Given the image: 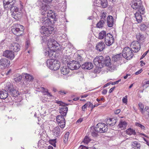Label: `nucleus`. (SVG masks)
Returning a JSON list of instances; mask_svg holds the SVG:
<instances>
[{
  "mask_svg": "<svg viewBox=\"0 0 149 149\" xmlns=\"http://www.w3.org/2000/svg\"><path fill=\"white\" fill-rule=\"evenodd\" d=\"M104 22V19H101L100 21L97 24V26L98 28H101L102 27L103 23Z\"/></svg>",
  "mask_w": 149,
  "mask_h": 149,
  "instance_id": "nucleus-42",
  "label": "nucleus"
},
{
  "mask_svg": "<svg viewBox=\"0 0 149 149\" xmlns=\"http://www.w3.org/2000/svg\"><path fill=\"white\" fill-rule=\"evenodd\" d=\"M144 114L143 115L146 116L148 115L149 116V107L146 106L144 109Z\"/></svg>",
  "mask_w": 149,
  "mask_h": 149,
  "instance_id": "nucleus-40",
  "label": "nucleus"
},
{
  "mask_svg": "<svg viewBox=\"0 0 149 149\" xmlns=\"http://www.w3.org/2000/svg\"><path fill=\"white\" fill-rule=\"evenodd\" d=\"M3 55V56L9 58L11 60H13L15 57L13 52L9 50H6L4 52Z\"/></svg>",
  "mask_w": 149,
  "mask_h": 149,
  "instance_id": "nucleus-16",
  "label": "nucleus"
},
{
  "mask_svg": "<svg viewBox=\"0 0 149 149\" xmlns=\"http://www.w3.org/2000/svg\"><path fill=\"white\" fill-rule=\"evenodd\" d=\"M56 103L58 104H59L61 106H63V105H68V104H67L66 103H63V102L60 101H56Z\"/></svg>",
  "mask_w": 149,
  "mask_h": 149,
  "instance_id": "nucleus-48",
  "label": "nucleus"
},
{
  "mask_svg": "<svg viewBox=\"0 0 149 149\" xmlns=\"http://www.w3.org/2000/svg\"><path fill=\"white\" fill-rule=\"evenodd\" d=\"M107 92V91L106 89H104L102 91V93L103 94H106Z\"/></svg>",
  "mask_w": 149,
  "mask_h": 149,
  "instance_id": "nucleus-64",
  "label": "nucleus"
},
{
  "mask_svg": "<svg viewBox=\"0 0 149 149\" xmlns=\"http://www.w3.org/2000/svg\"><path fill=\"white\" fill-rule=\"evenodd\" d=\"M24 29V27L23 26L19 24H17L13 26L11 31L14 34L19 36L23 33Z\"/></svg>",
  "mask_w": 149,
  "mask_h": 149,
  "instance_id": "nucleus-7",
  "label": "nucleus"
},
{
  "mask_svg": "<svg viewBox=\"0 0 149 149\" xmlns=\"http://www.w3.org/2000/svg\"><path fill=\"white\" fill-rule=\"evenodd\" d=\"M67 93V92L63 90H61L58 92V93L61 95L65 94Z\"/></svg>",
  "mask_w": 149,
  "mask_h": 149,
  "instance_id": "nucleus-53",
  "label": "nucleus"
},
{
  "mask_svg": "<svg viewBox=\"0 0 149 149\" xmlns=\"http://www.w3.org/2000/svg\"><path fill=\"white\" fill-rule=\"evenodd\" d=\"M79 149H88V148L84 146L81 145L79 147Z\"/></svg>",
  "mask_w": 149,
  "mask_h": 149,
  "instance_id": "nucleus-60",
  "label": "nucleus"
},
{
  "mask_svg": "<svg viewBox=\"0 0 149 149\" xmlns=\"http://www.w3.org/2000/svg\"><path fill=\"white\" fill-rule=\"evenodd\" d=\"M67 65L71 70L78 69L81 66L79 62L74 61L69 62L68 63Z\"/></svg>",
  "mask_w": 149,
  "mask_h": 149,
  "instance_id": "nucleus-9",
  "label": "nucleus"
},
{
  "mask_svg": "<svg viewBox=\"0 0 149 149\" xmlns=\"http://www.w3.org/2000/svg\"><path fill=\"white\" fill-rule=\"evenodd\" d=\"M127 125V123L125 121H121L118 125V127L122 130H124L126 128Z\"/></svg>",
  "mask_w": 149,
  "mask_h": 149,
  "instance_id": "nucleus-30",
  "label": "nucleus"
},
{
  "mask_svg": "<svg viewBox=\"0 0 149 149\" xmlns=\"http://www.w3.org/2000/svg\"><path fill=\"white\" fill-rule=\"evenodd\" d=\"M69 69H70L68 65L63 66L61 68V72L63 75H66L69 73Z\"/></svg>",
  "mask_w": 149,
  "mask_h": 149,
  "instance_id": "nucleus-24",
  "label": "nucleus"
},
{
  "mask_svg": "<svg viewBox=\"0 0 149 149\" xmlns=\"http://www.w3.org/2000/svg\"><path fill=\"white\" fill-rule=\"evenodd\" d=\"M116 123V120L113 118H110L107 119L106 121L107 125L110 126L113 125L115 124Z\"/></svg>",
  "mask_w": 149,
  "mask_h": 149,
  "instance_id": "nucleus-28",
  "label": "nucleus"
},
{
  "mask_svg": "<svg viewBox=\"0 0 149 149\" xmlns=\"http://www.w3.org/2000/svg\"><path fill=\"white\" fill-rule=\"evenodd\" d=\"M88 106L89 107L91 108V109H93L94 107V105L91 103V102H87Z\"/></svg>",
  "mask_w": 149,
  "mask_h": 149,
  "instance_id": "nucleus-49",
  "label": "nucleus"
},
{
  "mask_svg": "<svg viewBox=\"0 0 149 149\" xmlns=\"http://www.w3.org/2000/svg\"><path fill=\"white\" fill-rule=\"evenodd\" d=\"M14 79V80L16 82H19L22 79V77L21 75H20L19 74L16 75Z\"/></svg>",
  "mask_w": 149,
  "mask_h": 149,
  "instance_id": "nucleus-37",
  "label": "nucleus"
},
{
  "mask_svg": "<svg viewBox=\"0 0 149 149\" xmlns=\"http://www.w3.org/2000/svg\"><path fill=\"white\" fill-rule=\"evenodd\" d=\"M46 63L47 66L50 69L56 70L58 69L60 66V63L59 61L53 59L47 60Z\"/></svg>",
  "mask_w": 149,
  "mask_h": 149,
  "instance_id": "nucleus-5",
  "label": "nucleus"
},
{
  "mask_svg": "<svg viewBox=\"0 0 149 149\" xmlns=\"http://www.w3.org/2000/svg\"><path fill=\"white\" fill-rule=\"evenodd\" d=\"M69 135V132H67L64 135V142L65 143H66L68 141Z\"/></svg>",
  "mask_w": 149,
  "mask_h": 149,
  "instance_id": "nucleus-45",
  "label": "nucleus"
},
{
  "mask_svg": "<svg viewBox=\"0 0 149 149\" xmlns=\"http://www.w3.org/2000/svg\"><path fill=\"white\" fill-rule=\"evenodd\" d=\"M136 38L139 40L143 41L145 38L144 36L143 35L139 33L138 35H136Z\"/></svg>",
  "mask_w": 149,
  "mask_h": 149,
  "instance_id": "nucleus-41",
  "label": "nucleus"
},
{
  "mask_svg": "<svg viewBox=\"0 0 149 149\" xmlns=\"http://www.w3.org/2000/svg\"><path fill=\"white\" fill-rule=\"evenodd\" d=\"M104 57L100 56H96L94 59V64L97 67H102L104 65Z\"/></svg>",
  "mask_w": 149,
  "mask_h": 149,
  "instance_id": "nucleus-8",
  "label": "nucleus"
},
{
  "mask_svg": "<svg viewBox=\"0 0 149 149\" xmlns=\"http://www.w3.org/2000/svg\"><path fill=\"white\" fill-rule=\"evenodd\" d=\"M122 101L124 103L126 104L127 102V97H123L122 99Z\"/></svg>",
  "mask_w": 149,
  "mask_h": 149,
  "instance_id": "nucleus-59",
  "label": "nucleus"
},
{
  "mask_svg": "<svg viewBox=\"0 0 149 149\" xmlns=\"http://www.w3.org/2000/svg\"><path fill=\"white\" fill-rule=\"evenodd\" d=\"M30 45V42L29 41L27 40L26 42L25 48L27 49Z\"/></svg>",
  "mask_w": 149,
  "mask_h": 149,
  "instance_id": "nucleus-50",
  "label": "nucleus"
},
{
  "mask_svg": "<svg viewBox=\"0 0 149 149\" xmlns=\"http://www.w3.org/2000/svg\"><path fill=\"white\" fill-rule=\"evenodd\" d=\"M120 111V109H117L116 111H115L114 112L116 114H118Z\"/></svg>",
  "mask_w": 149,
  "mask_h": 149,
  "instance_id": "nucleus-63",
  "label": "nucleus"
},
{
  "mask_svg": "<svg viewBox=\"0 0 149 149\" xmlns=\"http://www.w3.org/2000/svg\"><path fill=\"white\" fill-rule=\"evenodd\" d=\"M106 17V15L105 14V13H103L102 14V16H101V19H104V18Z\"/></svg>",
  "mask_w": 149,
  "mask_h": 149,
  "instance_id": "nucleus-58",
  "label": "nucleus"
},
{
  "mask_svg": "<svg viewBox=\"0 0 149 149\" xmlns=\"http://www.w3.org/2000/svg\"><path fill=\"white\" fill-rule=\"evenodd\" d=\"M98 130L96 128V127L93 126L91 127V130H90L91 132V135L93 137H96L97 136L98 133H99V131L97 130Z\"/></svg>",
  "mask_w": 149,
  "mask_h": 149,
  "instance_id": "nucleus-27",
  "label": "nucleus"
},
{
  "mask_svg": "<svg viewBox=\"0 0 149 149\" xmlns=\"http://www.w3.org/2000/svg\"><path fill=\"white\" fill-rule=\"evenodd\" d=\"M147 28V27L145 24H142L141 25L140 29L142 31H145Z\"/></svg>",
  "mask_w": 149,
  "mask_h": 149,
  "instance_id": "nucleus-47",
  "label": "nucleus"
},
{
  "mask_svg": "<svg viewBox=\"0 0 149 149\" xmlns=\"http://www.w3.org/2000/svg\"><path fill=\"white\" fill-rule=\"evenodd\" d=\"M60 123L59 124V123H58V125L61 128H63L65 125V119L64 118V120H61L60 122Z\"/></svg>",
  "mask_w": 149,
  "mask_h": 149,
  "instance_id": "nucleus-39",
  "label": "nucleus"
},
{
  "mask_svg": "<svg viewBox=\"0 0 149 149\" xmlns=\"http://www.w3.org/2000/svg\"><path fill=\"white\" fill-rule=\"evenodd\" d=\"M41 90L42 91L43 93L45 95V94L48 91V90L47 89H45L43 87H41Z\"/></svg>",
  "mask_w": 149,
  "mask_h": 149,
  "instance_id": "nucleus-51",
  "label": "nucleus"
},
{
  "mask_svg": "<svg viewBox=\"0 0 149 149\" xmlns=\"http://www.w3.org/2000/svg\"><path fill=\"white\" fill-rule=\"evenodd\" d=\"M11 11V14L13 17L16 20L18 19L20 17L21 11L23 9L22 5L21 4L14 5L8 8Z\"/></svg>",
  "mask_w": 149,
  "mask_h": 149,
  "instance_id": "nucleus-3",
  "label": "nucleus"
},
{
  "mask_svg": "<svg viewBox=\"0 0 149 149\" xmlns=\"http://www.w3.org/2000/svg\"><path fill=\"white\" fill-rule=\"evenodd\" d=\"M132 8L134 9H137L141 14L145 13V8L142 5L141 0H135L131 4Z\"/></svg>",
  "mask_w": 149,
  "mask_h": 149,
  "instance_id": "nucleus-4",
  "label": "nucleus"
},
{
  "mask_svg": "<svg viewBox=\"0 0 149 149\" xmlns=\"http://www.w3.org/2000/svg\"><path fill=\"white\" fill-rule=\"evenodd\" d=\"M88 106V104H87V103L85 104L82 107V110L83 111H85V109H86V108Z\"/></svg>",
  "mask_w": 149,
  "mask_h": 149,
  "instance_id": "nucleus-54",
  "label": "nucleus"
},
{
  "mask_svg": "<svg viewBox=\"0 0 149 149\" xmlns=\"http://www.w3.org/2000/svg\"><path fill=\"white\" fill-rule=\"evenodd\" d=\"M105 45L103 42L101 41L98 43L96 45L95 49L99 52L102 51L104 49Z\"/></svg>",
  "mask_w": 149,
  "mask_h": 149,
  "instance_id": "nucleus-20",
  "label": "nucleus"
},
{
  "mask_svg": "<svg viewBox=\"0 0 149 149\" xmlns=\"http://www.w3.org/2000/svg\"><path fill=\"white\" fill-rule=\"evenodd\" d=\"M132 146L133 148H134L135 149H140L141 145L139 143L135 141L133 142L132 144Z\"/></svg>",
  "mask_w": 149,
  "mask_h": 149,
  "instance_id": "nucleus-36",
  "label": "nucleus"
},
{
  "mask_svg": "<svg viewBox=\"0 0 149 149\" xmlns=\"http://www.w3.org/2000/svg\"><path fill=\"white\" fill-rule=\"evenodd\" d=\"M130 47L131 49H134L133 51L134 52H137L141 48L140 45L138 41H133L131 43Z\"/></svg>",
  "mask_w": 149,
  "mask_h": 149,
  "instance_id": "nucleus-12",
  "label": "nucleus"
},
{
  "mask_svg": "<svg viewBox=\"0 0 149 149\" xmlns=\"http://www.w3.org/2000/svg\"><path fill=\"white\" fill-rule=\"evenodd\" d=\"M10 48L15 52H18L20 49V46L17 43H13L11 44Z\"/></svg>",
  "mask_w": 149,
  "mask_h": 149,
  "instance_id": "nucleus-21",
  "label": "nucleus"
},
{
  "mask_svg": "<svg viewBox=\"0 0 149 149\" xmlns=\"http://www.w3.org/2000/svg\"><path fill=\"white\" fill-rule=\"evenodd\" d=\"M113 38L112 35L110 33H108L104 38V42L107 46H111L113 42Z\"/></svg>",
  "mask_w": 149,
  "mask_h": 149,
  "instance_id": "nucleus-11",
  "label": "nucleus"
},
{
  "mask_svg": "<svg viewBox=\"0 0 149 149\" xmlns=\"http://www.w3.org/2000/svg\"><path fill=\"white\" fill-rule=\"evenodd\" d=\"M67 105H63L61 106L59 108V112L60 114L63 116H66L68 110V108L66 106Z\"/></svg>",
  "mask_w": 149,
  "mask_h": 149,
  "instance_id": "nucleus-18",
  "label": "nucleus"
},
{
  "mask_svg": "<svg viewBox=\"0 0 149 149\" xmlns=\"http://www.w3.org/2000/svg\"><path fill=\"white\" fill-rule=\"evenodd\" d=\"M3 2L4 8L7 9L14 5L16 3V0H3Z\"/></svg>",
  "mask_w": 149,
  "mask_h": 149,
  "instance_id": "nucleus-14",
  "label": "nucleus"
},
{
  "mask_svg": "<svg viewBox=\"0 0 149 149\" xmlns=\"http://www.w3.org/2000/svg\"><path fill=\"white\" fill-rule=\"evenodd\" d=\"M53 133L54 135L58 136L60 132V129L58 127H56L54 128L53 130Z\"/></svg>",
  "mask_w": 149,
  "mask_h": 149,
  "instance_id": "nucleus-33",
  "label": "nucleus"
},
{
  "mask_svg": "<svg viewBox=\"0 0 149 149\" xmlns=\"http://www.w3.org/2000/svg\"><path fill=\"white\" fill-rule=\"evenodd\" d=\"M47 17H49V18H51L52 19H53V20L54 21H56L55 13L52 10H49L47 13Z\"/></svg>",
  "mask_w": 149,
  "mask_h": 149,
  "instance_id": "nucleus-23",
  "label": "nucleus"
},
{
  "mask_svg": "<svg viewBox=\"0 0 149 149\" xmlns=\"http://www.w3.org/2000/svg\"><path fill=\"white\" fill-rule=\"evenodd\" d=\"M54 21L51 20L48 17H42L41 19V22L42 26L40 29V32L42 34L47 36H48L52 32L53 28L51 26L54 23Z\"/></svg>",
  "mask_w": 149,
  "mask_h": 149,
  "instance_id": "nucleus-1",
  "label": "nucleus"
},
{
  "mask_svg": "<svg viewBox=\"0 0 149 149\" xmlns=\"http://www.w3.org/2000/svg\"><path fill=\"white\" fill-rule=\"evenodd\" d=\"M104 65L106 66H109L111 65V59L110 57L109 56L106 57L105 59L104 58Z\"/></svg>",
  "mask_w": 149,
  "mask_h": 149,
  "instance_id": "nucleus-31",
  "label": "nucleus"
},
{
  "mask_svg": "<svg viewBox=\"0 0 149 149\" xmlns=\"http://www.w3.org/2000/svg\"><path fill=\"white\" fill-rule=\"evenodd\" d=\"M93 66L91 63L87 62L82 65L81 67L83 69L90 70L93 68Z\"/></svg>",
  "mask_w": 149,
  "mask_h": 149,
  "instance_id": "nucleus-22",
  "label": "nucleus"
},
{
  "mask_svg": "<svg viewBox=\"0 0 149 149\" xmlns=\"http://www.w3.org/2000/svg\"><path fill=\"white\" fill-rule=\"evenodd\" d=\"M149 51V50H148L146 52H145L142 55L141 57V58L140 59H141L143 58L146 56V55L148 53Z\"/></svg>",
  "mask_w": 149,
  "mask_h": 149,
  "instance_id": "nucleus-56",
  "label": "nucleus"
},
{
  "mask_svg": "<svg viewBox=\"0 0 149 149\" xmlns=\"http://www.w3.org/2000/svg\"><path fill=\"white\" fill-rule=\"evenodd\" d=\"M25 77L26 80L27 81H31L33 79L32 76L27 74H26Z\"/></svg>",
  "mask_w": 149,
  "mask_h": 149,
  "instance_id": "nucleus-38",
  "label": "nucleus"
},
{
  "mask_svg": "<svg viewBox=\"0 0 149 149\" xmlns=\"http://www.w3.org/2000/svg\"><path fill=\"white\" fill-rule=\"evenodd\" d=\"M51 142H52L51 141ZM52 142L53 143H51V144L54 146H56V144H55L56 141L55 140H53L52 141Z\"/></svg>",
  "mask_w": 149,
  "mask_h": 149,
  "instance_id": "nucleus-62",
  "label": "nucleus"
},
{
  "mask_svg": "<svg viewBox=\"0 0 149 149\" xmlns=\"http://www.w3.org/2000/svg\"><path fill=\"white\" fill-rule=\"evenodd\" d=\"M132 50L129 47H127L124 48L122 53V56L127 60L132 58L134 56Z\"/></svg>",
  "mask_w": 149,
  "mask_h": 149,
  "instance_id": "nucleus-6",
  "label": "nucleus"
},
{
  "mask_svg": "<svg viewBox=\"0 0 149 149\" xmlns=\"http://www.w3.org/2000/svg\"><path fill=\"white\" fill-rule=\"evenodd\" d=\"M94 5L102 8H105L107 6V0H95Z\"/></svg>",
  "mask_w": 149,
  "mask_h": 149,
  "instance_id": "nucleus-13",
  "label": "nucleus"
},
{
  "mask_svg": "<svg viewBox=\"0 0 149 149\" xmlns=\"http://www.w3.org/2000/svg\"><path fill=\"white\" fill-rule=\"evenodd\" d=\"M107 23L108 26L110 27H112L113 24V18L111 15L109 16L107 18Z\"/></svg>",
  "mask_w": 149,
  "mask_h": 149,
  "instance_id": "nucleus-25",
  "label": "nucleus"
},
{
  "mask_svg": "<svg viewBox=\"0 0 149 149\" xmlns=\"http://www.w3.org/2000/svg\"><path fill=\"white\" fill-rule=\"evenodd\" d=\"M141 14L139 12H136L135 14L136 19L137 22L139 23L142 21V19Z\"/></svg>",
  "mask_w": 149,
  "mask_h": 149,
  "instance_id": "nucleus-29",
  "label": "nucleus"
},
{
  "mask_svg": "<svg viewBox=\"0 0 149 149\" xmlns=\"http://www.w3.org/2000/svg\"><path fill=\"white\" fill-rule=\"evenodd\" d=\"M96 128L98 130H97L99 131L100 133H104L106 132L108 130V126L105 124L103 123H100L97 124L96 126Z\"/></svg>",
  "mask_w": 149,
  "mask_h": 149,
  "instance_id": "nucleus-10",
  "label": "nucleus"
},
{
  "mask_svg": "<svg viewBox=\"0 0 149 149\" xmlns=\"http://www.w3.org/2000/svg\"><path fill=\"white\" fill-rule=\"evenodd\" d=\"M41 39L42 40V43L45 42L47 40L45 38V37L44 36H41Z\"/></svg>",
  "mask_w": 149,
  "mask_h": 149,
  "instance_id": "nucleus-57",
  "label": "nucleus"
},
{
  "mask_svg": "<svg viewBox=\"0 0 149 149\" xmlns=\"http://www.w3.org/2000/svg\"><path fill=\"white\" fill-rule=\"evenodd\" d=\"M91 141V139L88 136H86L83 141V142L86 144H88Z\"/></svg>",
  "mask_w": 149,
  "mask_h": 149,
  "instance_id": "nucleus-46",
  "label": "nucleus"
},
{
  "mask_svg": "<svg viewBox=\"0 0 149 149\" xmlns=\"http://www.w3.org/2000/svg\"><path fill=\"white\" fill-rule=\"evenodd\" d=\"M142 69H140L137 71L135 73V74L136 75H138L141 73L142 71Z\"/></svg>",
  "mask_w": 149,
  "mask_h": 149,
  "instance_id": "nucleus-61",
  "label": "nucleus"
},
{
  "mask_svg": "<svg viewBox=\"0 0 149 149\" xmlns=\"http://www.w3.org/2000/svg\"><path fill=\"white\" fill-rule=\"evenodd\" d=\"M139 107L140 108V111L142 114H144V105L142 104V103L141 102H139Z\"/></svg>",
  "mask_w": 149,
  "mask_h": 149,
  "instance_id": "nucleus-43",
  "label": "nucleus"
},
{
  "mask_svg": "<svg viewBox=\"0 0 149 149\" xmlns=\"http://www.w3.org/2000/svg\"><path fill=\"white\" fill-rule=\"evenodd\" d=\"M64 116H62L61 115H58L56 117V120L57 121V122L58 123H59V124H60V122L61 120H64Z\"/></svg>",
  "mask_w": 149,
  "mask_h": 149,
  "instance_id": "nucleus-44",
  "label": "nucleus"
},
{
  "mask_svg": "<svg viewBox=\"0 0 149 149\" xmlns=\"http://www.w3.org/2000/svg\"><path fill=\"white\" fill-rule=\"evenodd\" d=\"M8 97L7 92L5 90H2L0 91V99H5Z\"/></svg>",
  "mask_w": 149,
  "mask_h": 149,
  "instance_id": "nucleus-26",
  "label": "nucleus"
},
{
  "mask_svg": "<svg viewBox=\"0 0 149 149\" xmlns=\"http://www.w3.org/2000/svg\"><path fill=\"white\" fill-rule=\"evenodd\" d=\"M47 45L48 48L45 49L44 52L46 57H50L52 56L54 52L58 49L57 47L59 46V44L54 40L50 39L48 40Z\"/></svg>",
  "mask_w": 149,
  "mask_h": 149,
  "instance_id": "nucleus-2",
  "label": "nucleus"
},
{
  "mask_svg": "<svg viewBox=\"0 0 149 149\" xmlns=\"http://www.w3.org/2000/svg\"><path fill=\"white\" fill-rule=\"evenodd\" d=\"M122 54H118L113 56V60L115 62H116L120 60L122 58Z\"/></svg>",
  "mask_w": 149,
  "mask_h": 149,
  "instance_id": "nucleus-34",
  "label": "nucleus"
},
{
  "mask_svg": "<svg viewBox=\"0 0 149 149\" xmlns=\"http://www.w3.org/2000/svg\"><path fill=\"white\" fill-rule=\"evenodd\" d=\"M40 10L42 15H45L49 10V7L46 4H42L41 6Z\"/></svg>",
  "mask_w": 149,
  "mask_h": 149,
  "instance_id": "nucleus-19",
  "label": "nucleus"
},
{
  "mask_svg": "<svg viewBox=\"0 0 149 149\" xmlns=\"http://www.w3.org/2000/svg\"><path fill=\"white\" fill-rule=\"evenodd\" d=\"M7 90L11 95L13 97L17 96L18 92L17 91L14 89L13 85H9L8 87Z\"/></svg>",
  "mask_w": 149,
  "mask_h": 149,
  "instance_id": "nucleus-15",
  "label": "nucleus"
},
{
  "mask_svg": "<svg viewBox=\"0 0 149 149\" xmlns=\"http://www.w3.org/2000/svg\"><path fill=\"white\" fill-rule=\"evenodd\" d=\"M106 32L105 31H101L99 34L98 38L100 39H102L105 38L107 36Z\"/></svg>",
  "mask_w": 149,
  "mask_h": 149,
  "instance_id": "nucleus-32",
  "label": "nucleus"
},
{
  "mask_svg": "<svg viewBox=\"0 0 149 149\" xmlns=\"http://www.w3.org/2000/svg\"><path fill=\"white\" fill-rule=\"evenodd\" d=\"M10 61L6 58H2L0 59V66H2L4 68H7L10 65Z\"/></svg>",
  "mask_w": 149,
  "mask_h": 149,
  "instance_id": "nucleus-17",
  "label": "nucleus"
},
{
  "mask_svg": "<svg viewBox=\"0 0 149 149\" xmlns=\"http://www.w3.org/2000/svg\"><path fill=\"white\" fill-rule=\"evenodd\" d=\"M7 99L6 100L8 102H11L13 101L12 98L10 96L8 97H8H7Z\"/></svg>",
  "mask_w": 149,
  "mask_h": 149,
  "instance_id": "nucleus-55",
  "label": "nucleus"
},
{
  "mask_svg": "<svg viewBox=\"0 0 149 149\" xmlns=\"http://www.w3.org/2000/svg\"><path fill=\"white\" fill-rule=\"evenodd\" d=\"M126 133L127 134L130 135H135L136 134V132L135 130L131 128H129L127 130H126Z\"/></svg>",
  "mask_w": 149,
  "mask_h": 149,
  "instance_id": "nucleus-35",
  "label": "nucleus"
},
{
  "mask_svg": "<svg viewBox=\"0 0 149 149\" xmlns=\"http://www.w3.org/2000/svg\"><path fill=\"white\" fill-rule=\"evenodd\" d=\"M77 59L79 61H81L83 60V58L81 57V56L79 54L77 55Z\"/></svg>",
  "mask_w": 149,
  "mask_h": 149,
  "instance_id": "nucleus-52",
  "label": "nucleus"
}]
</instances>
